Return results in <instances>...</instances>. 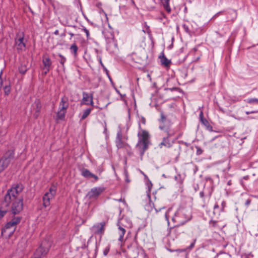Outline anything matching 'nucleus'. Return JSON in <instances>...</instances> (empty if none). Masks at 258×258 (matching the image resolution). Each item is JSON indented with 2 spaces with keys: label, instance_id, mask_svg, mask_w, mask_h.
Segmentation results:
<instances>
[{
  "label": "nucleus",
  "instance_id": "f257e3e1",
  "mask_svg": "<svg viewBox=\"0 0 258 258\" xmlns=\"http://www.w3.org/2000/svg\"><path fill=\"white\" fill-rule=\"evenodd\" d=\"M21 185H17L9 189L5 197L3 203V207H9L11 205V211L14 215L19 213L23 209V199L18 197L19 193L21 191Z\"/></svg>",
  "mask_w": 258,
  "mask_h": 258
},
{
  "label": "nucleus",
  "instance_id": "f03ea898",
  "mask_svg": "<svg viewBox=\"0 0 258 258\" xmlns=\"http://www.w3.org/2000/svg\"><path fill=\"white\" fill-rule=\"evenodd\" d=\"M191 217V211L190 209L181 208L175 213L172 220L176 226H180L189 221Z\"/></svg>",
  "mask_w": 258,
  "mask_h": 258
},
{
  "label": "nucleus",
  "instance_id": "7ed1b4c3",
  "mask_svg": "<svg viewBox=\"0 0 258 258\" xmlns=\"http://www.w3.org/2000/svg\"><path fill=\"white\" fill-rule=\"evenodd\" d=\"M159 128L162 131V135L164 137L162 142L159 144V147L160 148H170L173 144V142L170 140V138L174 135V131L171 130L169 126L161 124L159 125Z\"/></svg>",
  "mask_w": 258,
  "mask_h": 258
},
{
  "label": "nucleus",
  "instance_id": "20e7f679",
  "mask_svg": "<svg viewBox=\"0 0 258 258\" xmlns=\"http://www.w3.org/2000/svg\"><path fill=\"white\" fill-rule=\"evenodd\" d=\"M139 128L140 130L138 133L139 140L137 148L138 149L141 155H143L148 148L150 143V135L148 132L141 128L140 125H139Z\"/></svg>",
  "mask_w": 258,
  "mask_h": 258
},
{
  "label": "nucleus",
  "instance_id": "39448f33",
  "mask_svg": "<svg viewBox=\"0 0 258 258\" xmlns=\"http://www.w3.org/2000/svg\"><path fill=\"white\" fill-rule=\"evenodd\" d=\"M117 225L118 226V234L119 237L118 240L122 243L124 241V235L126 232V228H130L132 226L131 221L128 218H122L118 221Z\"/></svg>",
  "mask_w": 258,
  "mask_h": 258
},
{
  "label": "nucleus",
  "instance_id": "423d86ee",
  "mask_svg": "<svg viewBox=\"0 0 258 258\" xmlns=\"http://www.w3.org/2000/svg\"><path fill=\"white\" fill-rule=\"evenodd\" d=\"M51 244V241L49 239H44L31 258H41L44 256L48 252Z\"/></svg>",
  "mask_w": 258,
  "mask_h": 258
},
{
  "label": "nucleus",
  "instance_id": "0eeeda50",
  "mask_svg": "<svg viewBox=\"0 0 258 258\" xmlns=\"http://www.w3.org/2000/svg\"><path fill=\"white\" fill-rule=\"evenodd\" d=\"M20 222V219L17 217L8 222L5 228L2 230V234L5 236L10 237L14 232L16 225Z\"/></svg>",
  "mask_w": 258,
  "mask_h": 258
},
{
  "label": "nucleus",
  "instance_id": "6e6552de",
  "mask_svg": "<svg viewBox=\"0 0 258 258\" xmlns=\"http://www.w3.org/2000/svg\"><path fill=\"white\" fill-rule=\"evenodd\" d=\"M57 188L54 185L51 186L48 190L43 197V206L44 208L49 207L50 200L53 199L56 193Z\"/></svg>",
  "mask_w": 258,
  "mask_h": 258
},
{
  "label": "nucleus",
  "instance_id": "1a4fd4ad",
  "mask_svg": "<svg viewBox=\"0 0 258 258\" xmlns=\"http://www.w3.org/2000/svg\"><path fill=\"white\" fill-rule=\"evenodd\" d=\"M25 34L23 32H18L15 39V45L19 51H24L26 49L27 40L25 38Z\"/></svg>",
  "mask_w": 258,
  "mask_h": 258
},
{
  "label": "nucleus",
  "instance_id": "9d476101",
  "mask_svg": "<svg viewBox=\"0 0 258 258\" xmlns=\"http://www.w3.org/2000/svg\"><path fill=\"white\" fill-rule=\"evenodd\" d=\"M128 252L132 258H136L139 255H140L142 258H145L146 256L144 249L136 245L131 246L129 248Z\"/></svg>",
  "mask_w": 258,
  "mask_h": 258
},
{
  "label": "nucleus",
  "instance_id": "9b49d317",
  "mask_svg": "<svg viewBox=\"0 0 258 258\" xmlns=\"http://www.w3.org/2000/svg\"><path fill=\"white\" fill-rule=\"evenodd\" d=\"M14 153L13 151H9L5 156L0 160V168L3 171L8 167L11 160L14 158Z\"/></svg>",
  "mask_w": 258,
  "mask_h": 258
},
{
  "label": "nucleus",
  "instance_id": "f8f14e48",
  "mask_svg": "<svg viewBox=\"0 0 258 258\" xmlns=\"http://www.w3.org/2000/svg\"><path fill=\"white\" fill-rule=\"evenodd\" d=\"M105 188L103 186L93 187L88 192L87 197L89 199H96L105 190Z\"/></svg>",
  "mask_w": 258,
  "mask_h": 258
},
{
  "label": "nucleus",
  "instance_id": "ddd939ff",
  "mask_svg": "<svg viewBox=\"0 0 258 258\" xmlns=\"http://www.w3.org/2000/svg\"><path fill=\"white\" fill-rule=\"evenodd\" d=\"M41 103L39 99H36L32 104L31 111L35 118H37L40 112Z\"/></svg>",
  "mask_w": 258,
  "mask_h": 258
},
{
  "label": "nucleus",
  "instance_id": "4468645a",
  "mask_svg": "<svg viewBox=\"0 0 258 258\" xmlns=\"http://www.w3.org/2000/svg\"><path fill=\"white\" fill-rule=\"evenodd\" d=\"M81 104L87 105H90L92 106H94L93 93L89 94L86 92H83Z\"/></svg>",
  "mask_w": 258,
  "mask_h": 258
},
{
  "label": "nucleus",
  "instance_id": "2eb2a0df",
  "mask_svg": "<svg viewBox=\"0 0 258 258\" xmlns=\"http://www.w3.org/2000/svg\"><path fill=\"white\" fill-rule=\"evenodd\" d=\"M115 144L118 149H125L127 150L128 149L130 148V146L127 143L122 141V135L120 133L117 134Z\"/></svg>",
  "mask_w": 258,
  "mask_h": 258
},
{
  "label": "nucleus",
  "instance_id": "dca6fc26",
  "mask_svg": "<svg viewBox=\"0 0 258 258\" xmlns=\"http://www.w3.org/2000/svg\"><path fill=\"white\" fill-rule=\"evenodd\" d=\"M155 4L162 7L168 14L171 12V8L170 6V0H153Z\"/></svg>",
  "mask_w": 258,
  "mask_h": 258
},
{
  "label": "nucleus",
  "instance_id": "f3484780",
  "mask_svg": "<svg viewBox=\"0 0 258 258\" xmlns=\"http://www.w3.org/2000/svg\"><path fill=\"white\" fill-rule=\"evenodd\" d=\"M105 225V223L104 222L97 223L92 227V230L94 233L101 236L104 233Z\"/></svg>",
  "mask_w": 258,
  "mask_h": 258
},
{
  "label": "nucleus",
  "instance_id": "a211bd4d",
  "mask_svg": "<svg viewBox=\"0 0 258 258\" xmlns=\"http://www.w3.org/2000/svg\"><path fill=\"white\" fill-rule=\"evenodd\" d=\"M147 185L148 186V192H147V196L149 200H150V196L149 192H150V189L152 187L151 182L150 181H149L147 183ZM145 208L147 211L149 212L152 211L153 209L154 208V203H152L151 201V200H150L149 202L145 205Z\"/></svg>",
  "mask_w": 258,
  "mask_h": 258
},
{
  "label": "nucleus",
  "instance_id": "6ab92c4d",
  "mask_svg": "<svg viewBox=\"0 0 258 258\" xmlns=\"http://www.w3.org/2000/svg\"><path fill=\"white\" fill-rule=\"evenodd\" d=\"M200 119L202 124L205 126L207 130L210 132L213 131L212 126L210 124L208 121L204 117V114L202 111H201L200 113Z\"/></svg>",
  "mask_w": 258,
  "mask_h": 258
},
{
  "label": "nucleus",
  "instance_id": "aec40b11",
  "mask_svg": "<svg viewBox=\"0 0 258 258\" xmlns=\"http://www.w3.org/2000/svg\"><path fill=\"white\" fill-rule=\"evenodd\" d=\"M81 174L85 178H93L95 181L98 179V177L96 175L92 173L89 170L85 168H83L81 170Z\"/></svg>",
  "mask_w": 258,
  "mask_h": 258
},
{
  "label": "nucleus",
  "instance_id": "412c9836",
  "mask_svg": "<svg viewBox=\"0 0 258 258\" xmlns=\"http://www.w3.org/2000/svg\"><path fill=\"white\" fill-rule=\"evenodd\" d=\"M68 107V99L67 98L62 97L59 103V109L67 110Z\"/></svg>",
  "mask_w": 258,
  "mask_h": 258
},
{
  "label": "nucleus",
  "instance_id": "4be33fe9",
  "mask_svg": "<svg viewBox=\"0 0 258 258\" xmlns=\"http://www.w3.org/2000/svg\"><path fill=\"white\" fill-rule=\"evenodd\" d=\"M43 63L47 70V71L45 72L46 74L47 73V72L49 71L52 62L50 59L48 57H44L43 58Z\"/></svg>",
  "mask_w": 258,
  "mask_h": 258
},
{
  "label": "nucleus",
  "instance_id": "5701e85b",
  "mask_svg": "<svg viewBox=\"0 0 258 258\" xmlns=\"http://www.w3.org/2000/svg\"><path fill=\"white\" fill-rule=\"evenodd\" d=\"M67 110L58 109V110L56 114V119L57 120H63L65 117V115Z\"/></svg>",
  "mask_w": 258,
  "mask_h": 258
},
{
  "label": "nucleus",
  "instance_id": "b1692460",
  "mask_svg": "<svg viewBox=\"0 0 258 258\" xmlns=\"http://www.w3.org/2000/svg\"><path fill=\"white\" fill-rule=\"evenodd\" d=\"M161 59V62L162 65L165 67H169L171 63V61L167 58V57L163 54L161 56H160Z\"/></svg>",
  "mask_w": 258,
  "mask_h": 258
},
{
  "label": "nucleus",
  "instance_id": "393cba45",
  "mask_svg": "<svg viewBox=\"0 0 258 258\" xmlns=\"http://www.w3.org/2000/svg\"><path fill=\"white\" fill-rule=\"evenodd\" d=\"M70 50L72 52V53L74 55L75 57L77 56V51L78 50V47L77 45L76 44V43H74L71 45L70 47Z\"/></svg>",
  "mask_w": 258,
  "mask_h": 258
},
{
  "label": "nucleus",
  "instance_id": "a878e982",
  "mask_svg": "<svg viewBox=\"0 0 258 258\" xmlns=\"http://www.w3.org/2000/svg\"><path fill=\"white\" fill-rule=\"evenodd\" d=\"M92 110V108H87L83 112V114L81 117V120L85 119L90 114Z\"/></svg>",
  "mask_w": 258,
  "mask_h": 258
},
{
  "label": "nucleus",
  "instance_id": "bb28decb",
  "mask_svg": "<svg viewBox=\"0 0 258 258\" xmlns=\"http://www.w3.org/2000/svg\"><path fill=\"white\" fill-rule=\"evenodd\" d=\"M19 72L22 74H24L27 71V67L26 65H21L19 68Z\"/></svg>",
  "mask_w": 258,
  "mask_h": 258
},
{
  "label": "nucleus",
  "instance_id": "cd10ccee",
  "mask_svg": "<svg viewBox=\"0 0 258 258\" xmlns=\"http://www.w3.org/2000/svg\"><path fill=\"white\" fill-rule=\"evenodd\" d=\"M213 214L214 215H219L220 214L219 207L217 204H216L214 206Z\"/></svg>",
  "mask_w": 258,
  "mask_h": 258
},
{
  "label": "nucleus",
  "instance_id": "c85d7f7f",
  "mask_svg": "<svg viewBox=\"0 0 258 258\" xmlns=\"http://www.w3.org/2000/svg\"><path fill=\"white\" fill-rule=\"evenodd\" d=\"M4 90L5 95H8L11 92V87L10 85H7L4 87Z\"/></svg>",
  "mask_w": 258,
  "mask_h": 258
},
{
  "label": "nucleus",
  "instance_id": "c756f323",
  "mask_svg": "<svg viewBox=\"0 0 258 258\" xmlns=\"http://www.w3.org/2000/svg\"><path fill=\"white\" fill-rule=\"evenodd\" d=\"M58 56L60 57V59L59 60V62L61 64H62V67L64 66V64L66 61V58L64 56H63L61 54H59Z\"/></svg>",
  "mask_w": 258,
  "mask_h": 258
},
{
  "label": "nucleus",
  "instance_id": "7c9ffc66",
  "mask_svg": "<svg viewBox=\"0 0 258 258\" xmlns=\"http://www.w3.org/2000/svg\"><path fill=\"white\" fill-rule=\"evenodd\" d=\"M247 102L249 103H258V99L256 98H250L248 99Z\"/></svg>",
  "mask_w": 258,
  "mask_h": 258
},
{
  "label": "nucleus",
  "instance_id": "2f4dec72",
  "mask_svg": "<svg viewBox=\"0 0 258 258\" xmlns=\"http://www.w3.org/2000/svg\"><path fill=\"white\" fill-rule=\"evenodd\" d=\"M8 209L1 210L0 209V218H2L7 213Z\"/></svg>",
  "mask_w": 258,
  "mask_h": 258
},
{
  "label": "nucleus",
  "instance_id": "473e14b6",
  "mask_svg": "<svg viewBox=\"0 0 258 258\" xmlns=\"http://www.w3.org/2000/svg\"><path fill=\"white\" fill-rule=\"evenodd\" d=\"M171 210V209H169L167 211V212L165 214V217L166 218V221H167L168 223H169V214L170 211Z\"/></svg>",
  "mask_w": 258,
  "mask_h": 258
},
{
  "label": "nucleus",
  "instance_id": "72a5a7b5",
  "mask_svg": "<svg viewBox=\"0 0 258 258\" xmlns=\"http://www.w3.org/2000/svg\"><path fill=\"white\" fill-rule=\"evenodd\" d=\"M196 148L197 149V152H196L197 154L198 155H200L202 154L203 153V150L199 147H196Z\"/></svg>",
  "mask_w": 258,
  "mask_h": 258
},
{
  "label": "nucleus",
  "instance_id": "f704fd0d",
  "mask_svg": "<svg viewBox=\"0 0 258 258\" xmlns=\"http://www.w3.org/2000/svg\"><path fill=\"white\" fill-rule=\"evenodd\" d=\"M83 31L85 33L87 38H88L89 37V35H90L89 30L85 27H84L83 28Z\"/></svg>",
  "mask_w": 258,
  "mask_h": 258
},
{
  "label": "nucleus",
  "instance_id": "c9c22d12",
  "mask_svg": "<svg viewBox=\"0 0 258 258\" xmlns=\"http://www.w3.org/2000/svg\"><path fill=\"white\" fill-rule=\"evenodd\" d=\"M110 248L109 247H106L103 250V254L104 255H107L109 251Z\"/></svg>",
  "mask_w": 258,
  "mask_h": 258
},
{
  "label": "nucleus",
  "instance_id": "e433bc0d",
  "mask_svg": "<svg viewBox=\"0 0 258 258\" xmlns=\"http://www.w3.org/2000/svg\"><path fill=\"white\" fill-rule=\"evenodd\" d=\"M174 178L176 180L178 181L180 183H182V181L180 179V175L175 176Z\"/></svg>",
  "mask_w": 258,
  "mask_h": 258
},
{
  "label": "nucleus",
  "instance_id": "4c0bfd02",
  "mask_svg": "<svg viewBox=\"0 0 258 258\" xmlns=\"http://www.w3.org/2000/svg\"><path fill=\"white\" fill-rule=\"evenodd\" d=\"M103 133L106 135V136H108L107 130L106 127V124L105 123V125L104 126V131Z\"/></svg>",
  "mask_w": 258,
  "mask_h": 258
},
{
  "label": "nucleus",
  "instance_id": "58836bf2",
  "mask_svg": "<svg viewBox=\"0 0 258 258\" xmlns=\"http://www.w3.org/2000/svg\"><path fill=\"white\" fill-rule=\"evenodd\" d=\"M217 224V222L214 220H211L210 221V224L212 225L213 226L215 227L216 226V225Z\"/></svg>",
  "mask_w": 258,
  "mask_h": 258
},
{
  "label": "nucleus",
  "instance_id": "ea45409f",
  "mask_svg": "<svg viewBox=\"0 0 258 258\" xmlns=\"http://www.w3.org/2000/svg\"><path fill=\"white\" fill-rule=\"evenodd\" d=\"M166 120V117L163 115L162 113H161V119L160 120V121L162 123H163L164 121Z\"/></svg>",
  "mask_w": 258,
  "mask_h": 258
},
{
  "label": "nucleus",
  "instance_id": "a19ab883",
  "mask_svg": "<svg viewBox=\"0 0 258 258\" xmlns=\"http://www.w3.org/2000/svg\"><path fill=\"white\" fill-rule=\"evenodd\" d=\"M256 111H246L245 113L248 115V114H249L254 113H256Z\"/></svg>",
  "mask_w": 258,
  "mask_h": 258
},
{
  "label": "nucleus",
  "instance_id": "79ce46f5",
  "mask_svg": "<svg viewBox=\"0 0 258 258\" xmlns=\"http://www.w3.org/2000/svg\"><path fill=\"white\" fill-rule=\"evenodd\" d=\"M250 202L251 201L250 200H247L245 202V204L246 206H248L250 204Z\"/></svg>",
  "mask_w": 258,
  "mask_h": 258
},
{
  "label": "nucleus",
  "instance_id": "37998d69",
  "mask_svg": "<svg viewBox=\"0 0 258 258\" xmlns=\"http://www.w3.org/2000/svg\"><path fill=\"white\" fill-rule=\"evenodd\" d=\"M141 122L143 124H145L146 123V119L144 117H142L141 119Z\"/></svg>",
  "mask_w": 258,
  "mask_h": 258
},
{
  "label": "nucleus",
  "instance_id": "c03bdc74",
  "mask_svg": "<svg viewBox=\"0 0 258 258\" xmlns=\"http://www.w3.org/2000/svg\"><path fill=\"white\" fill-rule=\"evenodd\" d=\"M140 172L144 176L145 179L149 180L148 176L143 171H141Z\"/></svg>",
  "mask_w": 258,
  "mask_h": 258
},
{
  "label": "nucleus",
  "instance_id": "a18cd8bd",
  "mask_svg": "<svg viewBox=\"0 0 258 258\" xmlns=\"http://www.w3.org/2000/svg\"><path fill=\"white\" fill-rule=\"evenodd\" d=\"M124 175H125V177H126V178L128 177V173H127V170H124Z\"/></svg>",
  "mask_w": 258,
  "mask_h": 258
},
{
  "label": "nucleus",
  "instance_id": "49530a36",
  "mask_svg": "<svg viewBox=\"0 0 258 258\" xmlns=\"http://www.w3.org/2000/svg\"><path fill=\"white\" fill-rule=\"evenodd\" d=\"M225 206H226V203L224 201L222 202V209H223L224 208Z\"/></svg>",
  "mask_w": 258,
  "mask_h": 258
},
{
  "label": "nucleus",
  "instance_id": "de8ad7c7",
  "mask_svg": "<svg viewBox=\"0 0 258 258\" xmlns=\"http://www.w3.org/2000/svg\"><path fill=\"white\" fill-rule=\"evenodd\" d=\"M200 196L201 198H203L204 197V193L203 191H201L200 192Z\"/></svg>",
  "mask_w": 258,
  "mask_h": 258
},
{
  "label": "nucleus",
  "instance_id": "09e8293b",
  "mask_svg": "<svg viewBox=\"0 0 258 258\" xmlns=\"http://www.w3.org/2000/svg\"><path fill=\"white\" fill-rule=\"evenodd\" d=\"M59 34V31L58 30H56L54 32V34L56 35H58Z\"/></svg>",
  "mask_w": 258,
  "mask_h": 258
},
{
  "label": "nucleus",
  "instance_id": "8fccbe9b",
  "mask_svg": "<svg viewBox=\"0 0 258 258\" xmlns=\"http://www.w3.org/2000/svg\"><path fill=\"white\" fill-rule=\"evenodd\" d=\"M195 245V242L191 243L189 246L190 248H192Z\"/></svg>",
  "mask_w": 258,
  "mask_h": 258
},
{
  "label": "nucleus",
  "instance_id": "3c124183",
  "mask_svg": "<svg viewBox=\"0 0 258 258\" xmlns=\"http://www.w3.org/2000/svg\"><path fill=\"white\" fill-rule=\"evenodd\" d=\"M233 13L235 14V18H236V16H237V13H236V11H233Z\"/></svg>",
  "mask_w": 258,
  "mask_h": 258
},
{
  "label": "nucleus",
  "instance_id": "603ef678",
  "mask_svg": "<svg viewBox=\"0 0 258 258\" xmlns=\"http://www.w3.org/2000/svg\"><path fill=\"white\" fill-rule=\"evenodd\" d=\"M101 4L100 3H98L97 5H96V6L98 8H99L101 6Z\"/></svg>",
  "mask_w": 258,
  "mask_h": 258
},
{
  "label": "nucleus",
  "instance_id": "864d4df0",
  "mask_svg": "<svg viewBox=\"0 0 258 258\" xmlns=\"http://www.w3.org/2000/svg\"><path fill=\"white\" fill-rule=\"evenodd\" d=\"M227 184L230 185L231 184V180H229L227 182Z\"/></svg>",
  "mask_w": 258,
  "mask_h": 258
},
{
  "label": "nucleus",
  "instance_id": "5fc2aeb1",
  "mask_svg": "<svg viewBox=\"0 0 258 258\" xmlns=\"http://www.w3.org/2000/svg\"><path fill=\"white\" fill-rule=\"evenodd\" d=\"M161 15L163 16V18H166V16L165 14L163 13H161Z\"/></svg>",
  "mask_w": 258,
  "mask_h": 258
},
{
  "label": "nucleus",
  "instance_id": "6e6d98bb",
  "mask_svg": "<svg viewBox=\"0 0 258 258\" xmlns=\"http://www.w3.org/2000/svg\"><path fill=\"white\" fill-rule=\"evenodd\" d=\"M177 251H180V252H181V251H184V250H182V249H177Z\"/></svg>",
  "mask_w": 258,
  "mask_h": 258
},
{
  "label": "nucleus",
  "instance_id": "4d7b16f0",
  "mask_svg": "<svg viewBox=\"0 0 258 258\" xmlns=\"http://www.w3.org/2000/svg\"><path fill=\"white\" fill-rule=\"evenodd\" d=\"M107 76H108V78H109V80L111 81V77L109 76V75H108V73H107Z\"/></svg>",
  "mask_w": 258,
  "mask_h": 258
},
{
  "label": "nucleus",
  "instance_id": "13d9d810",
  "mask_svg": "<svg viewBox=\"0 0 258 258\" xmlns=\"http://www.w3.org/2000/svg\"><path fill=\"white\" fill-rule=\"evenodd\" d=\"M216 138H217V137H214V138H213V139L211 140V142H213L214 140H215V139H216Z\"/></svg>",
  "mask_w": 258,
  "mask_h": 258
},
{
  "label": "nucleus",
  "instance_id": "bf43d9fd",
  "mask_svg": "<svg viewBox=\"0 0 258 258\" xmlns=\"http://www.w3.org/2000/svg\"><path fill=\"white\" fill-rule=\"evenodd\" d=\"M126 181L127 182H129V181H129V180H128V177L126 178Z\"/></svg>",
  "mask_w": 258,
  "mask_h": 258
},
{
  "label": "nucleus",
  "instance_id": "052dcab7",
  "mask_svg": "<svg viewBox=\"0 0 258 258\" xmlns=\"http://www.w3.org/2000/svg\"><path fill=\"white\" fill-rule=\"evenodd\" d=\"M124 222L125 224H127V222L126 220H125Z\"/></svg>",
  "mask_w": 258,
  "mask_h": 258
},
{
  "label": "nucleus",
  "instance_id": "680f3d73",
  "mask_svg": "<svg viewBox=\"0 0 258 258\" xmlns=\"http://www.w3.org/2000/svg\"><path fill=\"white\" fill-rule=\"evenodd\" d=\"M193 50H194L195 51H197V49L196 48H194L193 49Z\"/></svg>",
  "mask_w": 258,
  "mask_h": 258
},
{
  "label": "nucleus",
  "instance_id": "e2e57ef3",
  "mask_svg": "<svg viewBox=\"0 0 258 258\" xmlns=\"http://www.w3.org/2000/svg\"><path fill=\"white\" fill-rule=\"evenodd\" d=\"M221 12H218L216 14V16H218Z\"/></svg>",
  "mask_w": 258,
  "mask_h": 258
},
{
  "label": "nucleus",
  "instance_id": "0e129e2a",
  "mask_svg": "<svg viewBox=\"0 0 258 258\" xmlns=\"http://www.w3.org/2000/svg\"><path fill=\"white\" fill-rule=\"evenodd\" d=\"M155 210L156 213H157L158 212V211L155 208Z\"/></svg>",
  "mask_w": 258,
  "mask_h": 258
},
{
  "label": "nucleus",
  "instance_id": "69168bd1",
  "mask_svg": "<svg viewBox=\"0 0 258 258\" xmlns=\"http://www.w3.org/2000/svg\"><path fill=\"white\" fill-rule=\"evenodd\" d=\"M250 118H252V117H247V119H250Z\"/></svg>",
  "mask_w": 258,
  "mask_h": 258
},
{
  "label": "nucleus",
  "instance_id": "338daca9",
  "mask_svg": "<svg viewBox=\"0 0 258 258\" xmlns=\"http://www.w3.org/2000/svg\"><path fill=\"white\" fill-rule=\"evenodd\" d=\"M48 214V211L46 212V215H47Z\"/></svg>",
  "mask_w": 258,
  "mask_h": 258
},
{
  "label": "nucleus",
  "instance_id": "774afa93",
  "mask_svg": "<svg viewBox=\"0 0 258 258\" xmlns=\"http://www.w3.org/2000/svg\"><path fill=\"white\" fill-rule=\"evenodd\" d=\"M85 18L86 19H87V20L88 19L87 18L86 16H85Z\"/></svg>",
  "mask_w": 258,
  "mask_h": 258
}]
</instances>
